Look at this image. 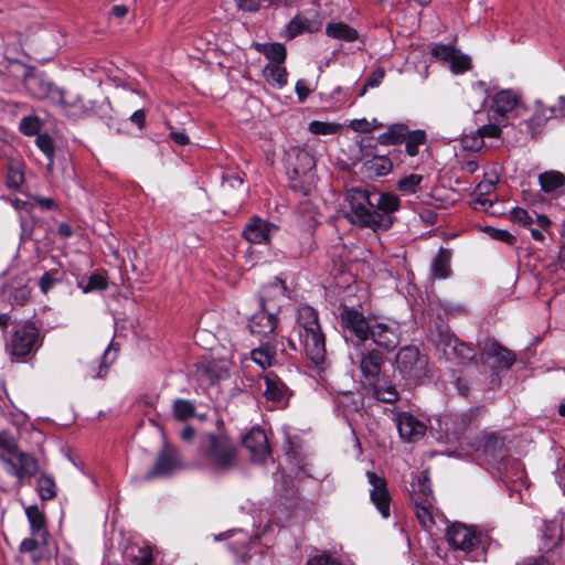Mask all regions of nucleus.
Instances as JSON below:
<instances>
[{
    "label": "nucleus",
    "instance_id": "nucleus-53",
    "mask_svg": "<svg viewBox=\"0 0 565 565\" xmlns=\"http://www.w3.org/2000/svg\"><path fill=\"white\" fill-rule=\"evenodd\" d=\"M310 25L308 19L302 18L300 15L295 17L287 26V32L289 38H295L301 34L305 30H307Z\"/></svg>",
    "mask_w": 565,
    "mask_h": 565
},
{
    "label": "nucleus",
    "instance_id": "nucleus-23",
    "mask_svg": "<svg viewBox=\"0 0 565 565\" xmlns=\"http://www.w3.org/2000/svg\"><path fill=\"white\" fill-rule=\"evenodd\" d=\"M231 365L232 363L228 359H212L202 362L199 371L209 382L214 383L228 376Z\"/></svg>",
    "mask_w": 565,
    "mask_h": 565
},
{
    "label": "nucleus",
    "instance_id": "nucleus-32",
    "mask_svg": "<svg viewBox=\"0 0 565 565\" xmlns=\"http://www.w3.org/2000/svg\"><path fill=\"white\" fill-rule=\"evenodd\" d=\"M252 360L260 367L271 366L276 361V349L270 343H264L250 352Z\"/></svg>",
    "mask_w": 565,
    "mask_h": 565
},
{
    "label": "nucleus",
    "instance_id": "nucleus-21",
    "mask_svg": "<svg viewBox=\"0 0 565 565\" xmlns=\"http://www.w3.org/2000/svg\"><path fill=\"white\" fill-rule=\"evenodd\" d=\"M381 365L382 354L376 350H371L361 355L360 369L369 385H375L380 382Z\"/></svg>",
    "mask_w": 565,
    "mask_h": 565
},
{
    "label": "nucleus",
    "instance_id": "nucleus-39",
    "mask_svg": "<svg viewBox=\"0 0 565 565\" xmlns=\"http://www.w3.org/2000/svg\"><path fill=\"white\" fill-rule=\"evenodd\" d=\"M264 75L268 82L282 87L287 83V71L280 64L268 63L264 68Z\"/></svg>",
    "mask_w": 565,
    "mask_h": 565
},
{
    "label": "nucleus",
    "instance_id": "nucleus-22",
    "mask_svg": "<svg viewBox=\"0 0 565 565\" xmlns=\"http://www.w3.org/2000/svg\"><path fill=\"white\" fill-rule=\"evenodd\" d=\"M481 359H493L495 367L509 369L515 361V356L505 348L494 341L486 342L481 350Z\"/></svg>",
    "mask_w": 565,
    "mask_h": 565
},
{
    "label": "nucleus",
    "instance_id": "nucleus-24",
    "mask_svg": "<svg viewBox=\"0 0 565 565\" xmlns=\"http://www.w3.org/2000/svg\"><path fill=\"white\" fill-rule=\"evenodd\" d=\"M539 182L543 192L558 196L565 193V175L556 170H550L539 175Z\"/></svg>",
    "mask_w": 565,
    "mask_h": 565
},
{
    "label": "nucleus",
    "instance_id": "nucleus-13",
    "mask_svg": "<svg viewBox=\"0 0 565 565\" xmlns=\"http://www.w3.org/2000/svg\"><path fill=\"white\" fill-rule=\"evenodd\" d=\"M394 420L404 441L416 443L426 434V424L408 412L397 413Z\"/></svg>",
    "mask_w": 565,
    "mask_h": 565
},
{
    "label": "nucleus",
    "instance_id": "nucleus-63",
    "mask_svg": "<svg viewBox=\"0 0 565 565\" xmlns=\"http://www.w3.org/2000/svg\"><path fill=\"white\" fill-rule=\"evenodd\" d=\"M351 128L359 132H371V122L366 119H355L351 122Z\"/></svg>",
    "mask_w": 565,
    "mask_h": 565
},
{
    "label": "nucleus",
    "instance_id": "nucleus-4",
    "mask_svg": "<svg viewBox=\"0 0 565 565\" xmlns=\"http://www.w3.org/2000/svg\"><path fill=\"white\" fill-rule=\"evenodd\" d=\"M412 502L416 518L423 529L429 530L434 525V518L438 510L435 507V497L430 487L428 471H423L412 483Z\"/></svg>",
    "mask_w": 565,
    "mask_h": 565
},
{
    "label": "nucleus",
    "instance_id": "nucleus-55",
    "mask_svg": "<svg viewBox=\"0 0 565 565\" xmlns=\"http://www.w3.org/2000/svg\"><path fill=\"white\" fill-rule=\"evenodd\" d=\"M486 232L493 239L501 241V242H504L507 244H513L515 242V237L511 233L505 231V230H499V228H494V227H487Z\"/></svg>",
    "mask_w": 565,
    "mask_h": 565
},
{
    "label": "nucleus",
    "instance_id": "nucleus-6",
    "mask_svg": "<svg viewBox=\"0 0 565 565\" xmlns=\"http://www.w3.org/2000/svg\"><path fill=\"white\" fill-rule=\"evenodd\" d=\"M40 340L38 328L33 323L19 327L6 343V351L11 358L21 359L29 355Z\"/></svg>",
    "mask_w": 565,
    "mask_h": 565
},
{
    "label": "nucleus",
    "instance_id": "nucleus-20",
    "mask_svg": "<svg viewBox=\"0 0 565 565\" xmlns=\"http://www.w3.org/2000/svg\"><path fill=\"white\" fill-rule=\"evenodd\" d=\"M1 460L7 466V471L17 476L19 479H22L25 476H33L38 471L36 460L24 452L18 455V462H14L13 459L4 456H1Z\"/></svg>",
    "mask_w": 565,
    "mask_h": 565
},
{
    "label": "nucleus",
    "instance_id": "nucleus-8",
    "mask_svg": "<svg viewBox=\"0 0 565 565\" xmlns=\"http://www.w3.org/2000/svg\"><path fill=\"white\" fill-rule=\"evenodd\" d=\"M340 324L344 332H349L356 338L359 342H364L370 338L373 323L356 308L341 306L339 308Z\"/></svg>",
    "mask_w": 565,
    "mask_h": 565
},
{
    "label": "nucleus",
    "instance_id": "nucleus-29",
    "mask_svg": "<svg viewBox=\"0 0 565 565\" xmlns=\"http://www.w3.org/2000/svg\"><path fill=\"white\" fill-rule=\"evenodd\" d=\"M25 514L30 524L31 535L50 536L45 527L44 513L36 505L28 507L25 509Z\"/></svg>",
    "mask_w": 565,
    "mask_h": 565
},
{
    "label": "nucleus",
    "instance_id": "nucleus-25",
    "mask_svg": "<svg viewBox=\"0 0 565 565\" xmlns=\"http://www.w3.org/2000/svg\"><path fill=\"white\" fill-rule=\"evenodd\" d=\"M497 180H483L479 182L472 194L471 205L475 210L489 211L493 205L492 199L488 198L495 189Z\"/></svg>",
    "mask_w": 565,
    "mask_h": 565
},
{
    "label": "nucleus",
    "instance_id": "nucleus-5",
    "mask_svg": "<svg viewBox=\"0 0 565 565\" xmlns=\"http://www.w3.org/2000/svg\"><path fill=\"white\" fill-rule=\"evenodd\" d=\"M397 369L412 380H420L428 374V358L415 345L402 348L396 356Z\"/></svg>",
    "mask_w": 565,
    "mask_h": 565
},
{
    "label": "nucleus",
    "instance_id": "nucleus-33",
    "mask_svg": "<svg viewBox=\"0 0 565 565\" xmlns=\"http://www.w3.org/2000/svg\"><path fill=\"white\" fill-rule=\"evenodd\" d=\"M364 168L372 177H383L391 172L393 163L388 157L376 156L365 161Z\"/></svg>",
    "mask_w": 565,
    "mask_h": 565
},
{
    "label": "nucleus",
    "instance_id": "nucleus-61",
    "mask_svg": "<svg viewBox=\"0 0 565 565\" xmlns=\"http://www.w3.org/2000/svg\"><path fill=\"white\" fill-rule=\"evenodd\" d=\"M0 447L13 455L17 452V443L13 437L7 434H0Z\"/></svg>",
    "mask_w": 565,
    "mask_h": 565
},
{
    "label": "nucleus",
    "instance_id": "nucleus-9",
    "mask_svg": "<svg viewBox=\"0 0 565 565\" xmlns=\"http://www.w3.org/2000/svg\"><path fill=\"white\" fill-rule=\"evenodd\" d=\"M447 541L455 548L469 553L480 545V536L472 527L455 523L447 529Z\"/></svg>",
    "mask_w": 565,
    "mask_h": 565
},
{
    "label": "nucleus",
    "instance_id": "nucleus-11",
    "mask_svg": "<svg viewBox=\"0 0 565 565\" xmlns=\"http://www.w3.org/2000/svg\"><path fill=\"white\" fill-rule=\"evenodd\" d=\"M369 339L377 347L394 350L401 341L399 324L396 321L373 323Z\"/></svg>",
    "mask_w": 565,
    "mask_h": 565
},
{
    "label": "nucleus",
    "instance_id": "nucleus-2",
    "mask_svg": "<svg viewBox=\"0 0 565 565\" xmlns=\"http://www.w3.org/2000/svg\"><path fill=\"white\" fill-rule=\"evenodd\" d=\"M294 331L305 351L309 372L312 376L326 381L330 364L327 358L326 335L320 326L318 311L309 305H299Z\"/></svg>",
    "mask_w": 565,
    "mask_h": 565
},
{
    "label": "nucleus",
    "instance_id": "nucleus-37",
    "mask_svg": "<svg viewBox=\"0 0 565 565\" xmlns=\"http://www.w3.org/2000/svg\"><path fill=\"white\" fill-rule=\"evenodd\" d=\"M427 140L426 132L424 130L417 129L414 131L407 132L404 141L406 153L411 157H415L419 152V147L425 145Z\"/></svg>",
    "mask_w": 565,
    "mask_h": 565
},
{
    "label": "nucleus",
    "instance_id": "nucleus-31",
    "mask_svg": "<svg viewBox=\"0 0 565 565\" xmlns=\"http://www.w3.org/2000/svg\"><path fill=\"white\" fill-rule=\"evenodd\" d=\"M408 132V128L404 124H394L391 125L384 134H381L377 137V141L381 145L391 146L397 145L404 141L406 135Z\"/></svg>",
    "mask_w": 565,
    "mask_h": 565
},
{
    "label": "nucleus",
    "instance_id": "nucleus-44",
    "mask_svg": "<svg viewBox=\"0 0 565 565\" xmlns=\"http://www.w3.org/2000/svg\"><path fill=\"white\" fill-rule=\"evenodd\" d=\"M422 181L423 177L420 174L412 173L398 181L397 189L404 194H413L418 190Z\"/></svg>",
    "mask_w": 565,
    "mask_h": 565
},
{
    "label": "nucleus",
    "instance_id": "nucleus-10",
    "mask_svg": "<svg viewBox=\"0 0 565 565\" xmlns=\"http://www.w3.org/2000/svg\"><path fill=\"white\" fill-rule=\"evenodd\" d=\"M179 452L175 448L166 445L159 452L153 468L145 475L146 480L169 477L181 469Z\"/></svg>",
    "mask_w": 565,
    "mask_h": 565
},
{
    "label": "nucleus",
    "instance_id": "nucleus-54",
    "mask_svg": "<svg viewBox=\"0 0 565 565\" xmlns=\"http://www.w3.org/2000/svg\"><path fill=\"white\" fill-rule=\"evenodd\" d=\"M510 217L514 223H518L522 226H532L534 224V218L532 215L524 209L514 207L510 212Z\"/></svg>",
    "mask_w": 565,
    "mask_h": 565
},
{
    "label": "nucleus",
    "instance_id": "nucleus-36",
    "mask_svg": "<svg viewBox=\"0 0 565 565\" xmlns=\"http://www.w3.org/2000/svg\"><path fill=\"white\" fill-rule=\"evenodd\" d=\"M285 391L286 386L280 380L273 379L269 375L265 377L264 395L267 399L280 402L285 397Z\"/></svg>",
    "mask_w": 565,
    "mask_h": 565
},
{
    "label": "nucleus",
    "instance_id": "nucleus-12",
    "mask_svg": "<svg viewBox=\"0 0 565 565\" xmlns=\"http://www.w3.org/2000/svg\"><path fill=\"white\" fill-rule=\"evenodd\" d=\"M24 85L28 92L36 99H47L53 105L62 100L63 89L41 75L26 76Z\"/></svg>",
    "mask_w": 565,
    "mask_h": 565
},
{
    "label": "nucleus",
    "instance_id": "nucleus-52",
    "mask_svg": "<svg viewBox=\"0 0 565 565\" xmlns=\"http://www.w3.org/2000/svg\"><path fill=\"white\" fill-rule=\"evenodd\" d=\"M41 128V121L35 116H29L21 119L20 130L25 136L39 135Z\"/></svg>",
    "mask_w": 565,
    "mask_h": 565
},
{
    "label": "nucleus",
    "instance_id": "nucleus-62",
    "mask_svg": "<svg viewBox=\"0 0 565 565\" xmlns=\"http://www.w3.org/2000/svg\"><path fill=\"white\" fill-rule=\"evenodd\" d=\"M311 89L309 88L308 84L303 79H299L296 83V93L300 102H305V99L310 94Z\"/></svg>",
    "mask_w": 565,
    "mask_h": 565
},
{
    "label": "nucleus",
    "instance_id": "nucleus-48",
    "mask_svg": "<svg viewBox=\"0 0 565 565\" xmlns=\"http://www.w3.org/2000/svg\"><path fill=\"white\" fill-rule=\"evenodd\" d=\"M49 537L50 536L31 535L21 542L20 552L29 554L32 551H38L40 546L49 545Z\"/></svg>",
    "mask_w": 565,
    "mask_h": 565
},
{
    "label": "nucleus",
    "instance_id": "nucleus-41",
    "mask_svg": "<svg viewBox=\"0 0 565 565\" xmlns=\"http://www.w3.org/2000/svg\"><path fill=\"white\" fill-rule=\"evenodd\" d=\"M446 345L450 348L451 352L462 361H472L476 356V352L472 348L460 342L456 338H450Z\"/></svg>",
    "mask_w": 565,
    "mask_h": 565
},
{
    "label": "nucleus",
    "instance_id": "nucleus-19",
    "mask_svg": "<svg viewBox=\"0 0 565 565\" xmlns=\"http://www.w3.org/2000/svg\"><path fill=\"white\" fill-rule=\"evenodd\" d=\"M287 163L295 177L306 175L316 167L315 157L302 148H292L287 153Z\"/></svg>",
    "mask_w": 565,
    "mask_h": 565
},
{
    "label": "nucleus",
    "instance_id": "nucleus-40",
    "mask_svg": "<svg viewBox=\"0 0 565 565\" xmlns=\"http://www.w3.org/2000/svg\"><path fill=\"white\" fill-rule=\"evenodd\" d=\"M77 285L83 290V292L87 294L94 290H105L108 286V282L104 275L95 273L87 278H82Z\"/></svg>",
    "mask_w": 565,
    "mask_h": 565
},
{
    "label": "nucleus",
    "instance_id": "nucleus-7",
    "mask_svg": "<svg viewBox=\"0 0 565 565\" xmlns=\"http://www.w3.org/2000/svg\"><path fill=\"white\" fill-rule=\"evenodd\" d=\"M62 114L71 120L77 121L99 116L100 106L94 100H86L79 95L67 94L62 90V100L56 103Z\"/></svg>",
    "mask_w": 565,
    "mask_h": 565
},
{
    "label": "nucleus",
    "instance_id": "nucleus-59",
    "mask_svg": "<svg viewBox=\"0 0 565 565\" xmlns=\"http://www.w3.org/2000/svg\"><path fill=\"white\" fill-rule=\"evenodd\" d=\"M518 565H555L554 563V552L547 553L546 555H541L535 558H529L521 564Z\"/></svg>",
    "mask_w": 565,
    "mask_h": 565
},
{
    "label": "nucleus",
    "instance_id": "nucleus-43",
    "mask_svg": "<svg viewBox=\"0 0 565 565\" xmlns=\"http://www.w3.org/2000/svg\"><path fill=\"white\" fill-rule=\"evenodd\" d=\"M298 0H235L238 9L243 11L248 12H255L259 10L263 3L270 2V3H277V4H292L297 2Z\"/></svg>",
    "mask_w": 565,
    "mask_h": 565
},
{
    "label": "nucleus",
    "instance_id": "nucleus-42",
    "mask_svg": "<svg viewBox=\"0 0 565 565\" xmlns=\"http://www.w3.org/2000/svg\"><path fill=\"white\" fill-rule=\"evenodd\" d=\"M38 492L42 500H51L56 495V486L52 477L41 475L38 479Z\"/></svg>",
    "mask_w": 565,
    "mask_h": 565
},
{
    "label": "nucleus",
    "instance_id": "nucleus-16",
    "mask_svg": "<svg viewBox=\"0 0 565 565\" xmlns=\"http://www.w3.org/2000/svg\"><path fill=\"white\" fill-rule=\"evenodd\" d=\"M278 227L258 216H253L245 225L243 236L252 244H268Z\"/></svg>",
    "mask_w": 565,
    "mask_h": 565
},
{
    "label": "nucleus",
    "instance_id": "nucleus-50",
    "mask_svg": "<svg viewBox=\"0 0 565 565\" xmlns=\"http://www.w3.org/2000/svg\"><path fill=\"white\" fill-rule=\"evenodd\" d=\"M461 146L466 150L478 151L483 147L482 136L479 130L471 134L463 135L461 138Z\"/></svg>",
    "mask_w": 565,
    "mask_h": 565
},
{
    "label": "nucleus",
    "instance_id": "nucleus-56",
    "mask_svg": "<svg viewBox=\"0 0 565 565\" xmlns=\"http://www.w3.org/2000/svg\"><path fill=\"white\" fill-rule=\"evenodd\" d=\"M306 565H343V564L339 559H337L330 555L321 554V555H316V556L309 558Z\"/></svg>",
    "mask_w": 565,
    "mask_h": 565
},
{
    "label": "nucleus",
    "instance_id": "nucleus-46",
    "mask_svg": "<svg viewBox=\"0 0 565 565\" xmlns=\"http://www.w3.org/2000/svg\"><path fill=\"white\" fill-rule=\"evenodd\" d=\"M118 349L114 348V344L110 343L108 348L105 350L103 359L105 360L98 366V372L95 374H90L92 379H100L104 377L108 371L109 364L114 362L116 359Z\"/></svg>",
    "mask_w": 565,
    "mask_h": 565
},
{
    "label": "nucleus",
    "instance_id": "nucleus-26",
    "mask_svg": "<svg viewBox=\"0 0 565 565\" xmlns=\"http://www.w3.org/2000/svg\"><path fill=\"white\" fill-rule=\"evenodd\" d=\"M542 537L544 540V547L547 553H552V548L556 546L561 541L565 540V514L561 522L555 520L546 522L544 524Z\"/></svg>",
    "mask_w": 565,
    "mask_h": 565
},
{
    "label": "nucleus",
    "instance_id": "nucleus-17",
    "mask_svg": "<svg viewBox=\"0 0 565 565\" xmlns=\"http://www.w3.org/2000/svg\"><path fill=\"white\" fill-rule=\"evenodd\" d=\"M433 56L447 65L454 73H462L470 67V60L449 45L438 44L431 50Z\"/></svg>",
    "mask_w": 565,
    "mask_h": 565
},
{
    "label": "nucleus",
    "instance_id": "nucleus-30",
    "mask_svg": "<svg viewBox=\"0 0 565 565\" xmlns=\"http://www.w3.org/2000/svg\"><path fill=\"white\" fill-rule=\"evenodd\" d=\"M536 104L537 107L534 115L527 120V126L532 130V134L539 132L544 122L550 118L557 117L556 106L544 107L541 102Z\"/></svg>",
    "mask_w": 565,
    "mask_h": 565
},
{
    "label": "nucleus",
    "instance_id": "nucleus-1",
    "mask_svg": "<svg viewBox=\"0 0 565 565\" xmlns=\"http://www.w3.org/2000/svg\"><path fill=\"white\" fill-rule=\"evenodd\" d=\"M350 211L347 217L352 224L361 227L387 230L392 218L386 214L399 207V200L392 193H370L367 190L352 188L347 193Z\"/></svg>",
    "mask_w": 565,
    "mask_h": 565
},
{
    "label": "nucleus",
    "instance_id": "nucleus-38",
    "mask_svg": "<svg viewBox=\"0 0 565 565\" xmlns=\"http://www.w3.org/2000/svg\"><path fill=\"white\" fill-rule=\"evenodd\" d=\"M173 417L179 422H185L195 415V406L184 398H177L172 405Z\"/></svg>",
    "mask_w": 565,
    "mask_h": 565
},
{
    "label": "nucleus",
    "instance_id": "nucleus-27",
    "mask_svg": "<svg viewBox=\"0 0 565 565\" xmlns=\"http://www.w3.org/2000/svg\"><path fill=\"white\" fill-rule=\"evenodd\" d=\"M519 105V95L512 89H504L495 94L493 97V110L504 117Z\"/></svg>",
    "mask_w": 565,
    "mask_h": 565
},
{
    "label": "nucleus",
    "instance_id": "nucleus-60",
    "mask_svg": "<svg viewBox=\"0 0 565 565\" xmlns=\"http://www.w3.org/2000/svg\"><path fill=\"white\" fill-rule=\"evenodd\" d=\"M58 280L53 278L50 271H45L40 278L39 286L43 294H47Z\"/></svg>",
    "mask_w": 565,
    "mask_h": 565
},
{
    "label": "nucleus",
    "instance_id": "nucleus-58",
    "mask_svg": "<svg viewBox=\"0 0 565 565\" xmlns=\"http://www.w3.org/2000/svg\"><path fill=\"white\" fill-rule=\"evenodd\" d=\"M480 135L482 136V141L484 142V138H499L501 135V128L497 124H489L480 127Z\"/></svg>",
    "mask_w": 565,
    "mask_h": 565
},
{
    "label": "nucleus",
    "instance_id": "nucleus-57",
    "mask_svg": "<svg viewBox=\"0 0 565 565\" xmlns=\"http://www.w3.org/2000/svg\"><path fill=\"white\" fill-rule=\"evenodd\" d=\"M384 76H385V72L383 68L379 67V68L374 70L371 73V75L369 76V78L366 79L362 94H364V92L367 87L373 88V87L379 86L382 83Z\"/></svg>",
    "mask_w": 565,
    "mask_h": 565
},
{
    "label": "nucleus",
    "instance_id": "nucleus-15",
    "mask_svg": "<svg viewBox=\"0 0 565 565\" xmlns=\"http://www.w3.org/2000/svg\"><path fill=\"white\" fill-rule=\"evenodd\" d=\"M260 310L252 316L248 327L253 334L268 335L277 328V315L264 298L260 300Z\"/></svg>",
    "mask_w": 565,
    "mask_h": 565
},
{
    "label": "nucleus",
    "instance_id": "nucleus-18",
    "mask_svg": "<svg viewBox=\"0 0 565 565\" xmlns=\"http://www.w3.org/2000/svg\"><path fill=\"white\" fill-rule=\"evenodd\" d=\"M367 481L371 484V500L384 518L390 515V493L384 478L375 472H366Z\"/></svg>",
    "mask_w": 565,
    "mask_h": 565
},
{
    "label": "nucleus",
    "instance_id": "nucleus-45",
    "mask_svg": "<svg viewBox=\"0 0 565 565\" xmlns=\"http://www.w3.org/2000/svg\"><path fill=\"white\" fill-rule=\"evenodd\" d=\"M341 129L340 124L313 120L309 124V131L313 135H334Z\"/></svg>",
    "mask_w": 565,
    "mask_h": 565
},
{
    "label": "nucleus",
    "instance_id": "nucleus-64",
    "mask_svg": "<svg viewBox=\"0 0 565 565\" xmlns=\"http://www.w3.org/2000/svg\"><path fill=\"white\" fill-rule=\"evenodd\" d=\"M31 296V291L26 286L17 289L13 294V300L17 303H24Z\"/></svg>",
    "mask_w": 565,
    "mask_h": 565
},
{
    "label": "nucleus",
    "instance_id": "nucleus-49",
    "mask_svg": "<svg viewBox=\"0 0 565 565\" xmlns=\"http://www.w3.org/2000/svg\"><path fill=\"white\" fill-rule=\"evenodd\" d=\"M39 149L52 161L55 152L54 140L49 134H39L35 139Z\"/></svg>",
    "mask_w": 565,
    "mask_h": 565
},
{
    "label": "nucleus",
    "instance_id": "nucleus-51",
    "mask_svg": "<svg viewBox=\"0 0 565 565\" xmlns=\"http://www.w3.org/2000/svg\"><path fill=\"white\" fill-rule=\"evenodd\" d=\"M24 181V175L18 166L11 164L8 168L6 184L10 189H19Z\"/></svg>",
    "mask_w": 565,
    "mask_h": 565
},
{
    "label": "nucleus",
    "instance_id": "nucleus-3",
    "mask_svg": "<svg viewBox=\"0 0 565 565\" xmlns=\"http://www.w3.org/2000/svg\"><path fill=\"white\" fill-rule=\"evenodd\" d=\"M199 454L204 465L216 472H227L237 465L238 449L225 434H206L201 438Z\"/></svg>",
    "mask_w": 565,
    "mask_h": 565
},
{
    "label": "nucleus",
    "instance_id": "nucleus-14",
    "mask_svg": "<svg viewBox=\"0 0 565 565\" xmlns=\"http://www.w3.org/2000/svg\"><path fill=\"white\" fill-rule=\"evenodd\" d=\"M243 445L250 452V459L257 463H264L270 456V448L265 431L260 428H252L244 437Z\"/></svg>",
    "mask_w": 565,
    "mask_h": 565
},
{
    "label": "nucleus",
    "instance_id": "nucleus-35",
    "mask_svg": "<svg viewBox=\"0 0 565 565\" xmlns=\"http://www.w3.org/2000/svg\"><path fill=\"white\" fill-rule=\"evenodd\" d=\"M328 36L344 41H354L358 38V32L342 22L330 23L326 28Z\"/></svg>",
    "mask_w": 565,
    "mask_h": 565
},
{
    "label": "nucleus",
    "instance_id": "nucleus-28",
    "mask_svg": "<svg viewBox=\"0 0 565 565\" xmlns=\"http://www.w3.org/2000/svg\"><path fill=\"white\" fill-rule=\"evenodd\" d=\"M451 253L446 248H440L431 263V275L438 279H446L450 276Z\"/></svg>",
    "mask_w": 565,
    "mask_h": 565
},
{
    "label": "nucleus",
    "instance_id": "nucleus-34",
    "mask_svg": "<svg viewBox=\"0 0 565 565\" xmlns=\"http://www.w3.org/2000/svg\"><path fill=\"white\" fill-rule=\"evenodd\" d=\"M257 50L269 60V63L281 64L286 60V47L280 43L257 44Z\"/></svg>",
    "mask_w": 565,
    "mask_h": 565
},
{
    "label": "nucleus",
    "instance_id": "nucleus-47",
    "mask_svg": "<svg viewBox=\"0 0 565 565\" xmlns=\"http://www.w3.org/2000/svg\"><path fill=\"white\" fill-rule=\"evenodd\" d=\"M373 388V396L384 403H394L398 398V393L393 386L382 387L376 383L371 385Z\"/></svg>",
    "mask_w": 565,
    "mask_h": 565
}]
</instances>
